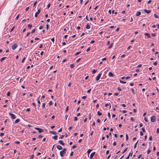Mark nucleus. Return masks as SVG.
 Masks as SVG:
<instances>
[{"mask_svg":"<svg viewBox=\"0 0 159 159\" xmlns=\"http://www.w3.org/2000/svg\"><path fill=\"white\" fill-rule=\"evenodd\" d=\"M73 152H71L70 153V156H73Z\"/></svg>","mask_w":159,"mask_h":159,"instance_id":"nucleus-47","label":"nucleus"},{"mask_svg":"<svg viewBox=\"0 0 159 159\" xmlns=\"http://www.w3.org/2000/svg\"><path fill=\"white\" fill-rule=\"evenodd\" d=\"M128 139H129L128 135L127 134H126V141L128 140Z\"/></svg>","mask_w":159,"mask_h":159,"instance_id":"nucleus-30","label":"nucleus"},{"mask_svg":"<svg viewBox=\"0 0 159 159\" xmlns=\"http://www.w3.org/2000/svg\"><path fill=\"white\" fill-rule=\"evenodd\" d=\"M15 27V26H14L12 28V29H11V31H10V32H12L14 30V29Z\"/></svg>","mask_w":159,"mask_h":159,"instance_id":"nucleus-41","label":"nucleus"},{"mask_svg":"<svg viewBox=\"0 0 159 159\" xmlns=\"http://www.w3.org/2000/svg\"><path fill=\"white\" fill-rule=\"evenodd\" d=\"M80 59H81L80 58L78 59V60H76V62L77 63L78 62H79L80 61Z\"/></svg>","mask_w":159,"mask_h":159,"instance_id":"nucleus-51","label":"nucleus"},{"mask_svg":"<svg viewBox=\"0 0 159 159\" xmlns=\"http://www.w3.org/2000/svg\"><path fill=\"white\" fill-rule=\"evenodd\" d=\"M154 16L155 18H158V17L157 15V14H154Z\"/></svg>","mask_w":159,"mask_h":159,"instance_id":"nucleus-25","label":"nucleus"},{"mask_svg":"<svg viewBox=\"0 0 159 159\" xmlns=\"http://www.w3.org/2000/svg\"><path fill=\"white\" fill-rule=\"evenodd\" d=\"M157 62H155L154 63L153 65L156 66L157 65Z\"/></svg>","mask_w":159,"mask_h":159,"instance_id":"nucleus-62","label":"nucleus"},{"mask_svg":"<svg viewBox=\"0 0 159 159\" xmlns=\"http://www.w3.org/2000/svg\"><path fill=\"white\" fill-rule=\"evenodd\" d=\"M151 152V150L150 149H148L147 151V153L149 154Z\"/></svg>","mask_w":159,"mask_h":159,"instance_id":"nucleus-44","label":"nucleus"},{"mask_svg":"<svg viewBox=\"0 0 159 159\" xmlns=\"http://www.w3.org/2000/svg\"><path fill=\"white\" fill-rule=\"evenodd\" d=\"M113 43H111L110 45L108 47V48H112V46H113Z\"/></svg>","mask_w":159,"mask_h":159,"instance_id":"nucleus-28","label":"nucleus"},{"mask_svg":"<svg viewBox=\"0 0 159 159\" xmlns=\"http://www.w3.org/2000/svg\"><path fill=\"white\" fill-rule=\"evenodd\" d=\"M69 109V107L68 106H67L66 110V112Z\"/></svg>","mask_w":159,"mask_h":159,"instance_id":"nucleus-53","label":"nucleus"},{"mask_svg":"<svg viewBox=\"0 0 159 159\" xmlns=\"http://www.w3.org/2000/svg\"><path fill=\"white\" fill-rule=\"evenodd\" d=\"M97 70H95V69L93 70L92 71V73L94 74V73H95L97 72Z\"/></svg>","mask_w":159,"mask_h":159,"instance_id":"nucleus-26","label":"nucleus"},{"mask_svg":"<svg viewBox=\"0 0 159 159\" xmlns=\"http://www.w3.org/2000/svg\"><path fill=\"white\" fill-rule=\"evenodd\" d=\"M92 151V150L90 149H89L88 151H87V153H88V155H89V153L91 152V151Z\"/></svg>","mask_w":159,"mask_h":159,"instance_id":"nucleus-18","label":"nucleus"},{"mask_svg":"<svg viewBox=\"0 0 159 159\" xmlns=\"http://www.w3.org/2000/svg\"><path fill=\"white\" fill-rule=\"evenodd\" d=\"M155 120H156V119H155V116H152L151 117V121L153 122L155 121Z\"/></svg>","mask_w":159,"mask_h":159,"instance_id":"nucleus-5","label":"nucleus"},{"mask_svg":"<svg viewBox=\"0 0 159 159\" xmlns=\"http://www.w3.org/2000/svg\"><path fill=\"white\" fill-rule=\"evenodd\" d=\"M35 29H33L32 30V31L31 32V33H34L35 32Z\"/></svg>","mask_w":159,"mask_h":159,"instance_id":"nucleus-32","label":"nucleus"},{"mask_svg":"<svg viewBox=\"0 0 159 159\" xmlns=\"http://www.w3.org/2000/svg\"><path fill=\"white\" fill-rule=\"evenodd\" d=\"M144 34L145 35L147 36L148 38H150L151 37L150 35L148 33H146Z\"/></svg>","mask_w":159,"mask_h":159,"instance_id":"nucleus-14","label":"nucleus"},{"mask_svg":"<svg viewBox=\"0 0 159 159\" xmlns=\"http://www.w3.org/2000/svg\"><path fill=\"white\" fill-rule=\"evenodd\" d=\"M62 131V128H61L60 129H59L58 131V132H61Z\"/></svg>","mask_w":159,"mask_h":159,"instance_id":"nucleus-42","label":"nucleus"},{"mask_svg":"<svg viewBox=\"0 0 159 159\" xmlns=\"http://www.w3.org/2000/svg\"><path fill=\"white\" fill-rule=\"evenodd\" d=\"M57 148L59 150H61L62 149V147L59 145H57Z\"/></svg>","mask_w":159,"mask_h":159,"instance_id":"nucleus-10","label":"nucleus"},{"mask_svg":"<svg viewBox=\"0 0 159 159\" xmlns=\"http://www.w3.org/2000/svg\"><path fill=\"white\" fill-rule=\"evenodd\" d=\"M141 12L140 11H138L136 13V16H140L141 15Z\"/></svg>","mask_w":159,"mask_h":159,"instance_id":"nucleus-17","label":"nucleus"},{"mask_svg":"<svg viewBox=\"0 0 159 159\" xmlns=\"http://www.w3.org/2000/svg\"><path fill=\"white\" fill-rule=\"evenodd\" d=\"M90 27L88 23L86 26V28L87 29H89L90 28Z\"/></svg>","mask_w":159,"mask_h":159,"instance_id":"nucleus-16","label":"nucleus"},{"mask_svg":"<svg viewBox=\"0 0 159 159\" xmlns=\"http://www.w3.org/2000/svg\"><path fill=\"white\" fill-rule=\"evenodd\" d=\"M29 7H26V9H25V11H28L29 10Z\"/></svg>","mask_w":159,"mask_h":159,"instance_id":"nucleus-58","label":"nucleus"},{"mask_svg":"<svg viewBox=\"0 0 159 159\" xmlns=\"http://www.w3.org/2000/svg\"><path fill=\"white\" fill-rule=\"evenodd\" d=\"M20 121V119H16L15 121V123H17L19 122Z\"/></svg>","mask_w":159,"mask_h":159,"instance_id":"nucleus-15","label":"nucleus"},{"mask_svg":"<svg viewBox=\"0 0 159 159\" xmlns=\"http://www.w3.org/2000/svg\"><path fill=\"white\" fill-rule=\"evenodd\" d=\"M76 146L75 145H74L72 147V148L74 149L76 148Z\"/></svg>","mask_w":159,"mask_h":159,"instance_id":"nucleus-60","label":"nucleus"},{"mask_svg":"<svg viewBox=\"0 0 159 159\" xmlns=\"http://www.w3.org/2000/svg\"><path fill=\"white\" fill-rule=\"evenodd\" d=\"M120 82L121 83L123 84H125L126 83V81H122L121 80H120Z\"/></svg>","mask_w":159,"mask_h":159,"instance_id":"nucleus-24","label":"nucleus"},{"mask_svg":"<svg viewBox=\"0 0 159 159\" xmlns=\"http://www.w3.org/2000/svg\"><path fill=\"white\" fill-rule=\"evenodd\" d=\"M49 104L50 106H51L52 104V102L51 101H50L49 102Z\"/></svg>","mask_w":159,"mask_h":159,"instance_id":"nucleus-34","label":"nucleus"},{"mask_svg":"<svg viewBox=\"0 0 159 159\" xmlns=\"http://www.w3.org/2000/svg\"><path fill=\"white\" fill-rule=\"evenodd\" d=\"M15 143L16 144H19L20 143V142L18 141H15Z\"/></svg>","mask_w":159,"mask_h":159,"instance_id":"nucleus-57","label":"nucleus"},{"mask_svg":"<svg viewBox=\"0 0 159 159\" xmlns=\"http://www.w3.org/2000/svg\"><path fill=\"white\" fill-rule=\"evenodd\" d=\"M157 133L158 134L159 133V128L157 129Z\"/></svg>","mask_w":159,"mask_h":159,"instance_id":"nucleus-49","label":"nucleus"},{"mask_svg":"<svg viewBox=\"0 0 159 159\" xmlns=\"http://www.w3.org/2000/svg\"><path fill=\"white\" fill-rule=\"evenodd\" d=\"M90 47H89V48L87 49V50H86V51H87V52H88V51H89L90 50Z\"/></svg>","mask_w":159,"mask_h":159,"instance_id":"nucleus-50","label":"nucleus"},{"mask_svg":"<svg viewBox=\"0 0 159 159\" xmlns=\"http://www.w3.org/2000/svg\"><path fill=\"white\" fill-rule=\"evenodd\" d=\"M4 135V133H1L0 134V136H2Z\"/></svg>","mask_w":159,"mask_h":159,"instance_id":"nucleus-59","label":"nucleus"},{"mask_svg":"<svg viewBox=\"0 0 159 159\" xmlns=\"http://www.w3.org/2000/svg\"><path fill=\"white\" fill-rule=\"evenodd\" d=\"M72 126H70L69 127L68 129L69 130H71L72 129Z\"/></svg>","mask_w":159,"mask_h":159,"instance_id":"nucleus-64","label":"nucleus"},{"mask_svg":"<svg viewBox=\"0 0 159 159\" xmlns=\"http://www.w3.org/2000/svg\"><path fill=\"white\" fill-rule=\"evenodd\" d=\"M107 115H108V117L109 118H110V117H111V115H110V113H108Z\"/></svg>","mask_w":159,"mask_h":159,"instance_id":"nucleus-55","label":"nucleus"},{"mask_svg":"<svg viewBox=\"0 0 159 159\" xmlns=\"http://www.w3.org/2000/svg\"><path fill=\"white\" fill-rule=\"evenodd\" d=\"M18 45L16 43L12 45V48L13 50H14L17 47Z\"/></svg>","mask_w":159,"mask_h":159,"instance_id":"nucleus-2","label":"nucleus"},{"mask_svg":"<svg viewBox=\"0 0 159 159\" xmlns=\"http://www.w3.org/2000/svg\"><path fill=\"white\" fill-rule=\"evenodd\" d=\"M57 136H55L52 137V138L55 140H57Z\"/></svg>","mask_w":159,"mask_h":159,"instance_id":"nucleus-21","label":"nucleus"},{"mask_svg":"<svg viewBox=\"0 0 159 159\" xmlns=\"http://www.w3.org/2000/svg\"><path fill=\"white\" fill-rule=\"evenodd\" d=\"M144 120L146 121V122L148 121V119L146 117H144Z\"/></svg>","mask_w":159,"mask_h":159,"instance_id":"nucleus-46","label":"nucleus"},{"mask_svg":"<svg viewBox=\"0 0 159 159\" xmlns=\"http://www.w3.org/2000/svg\"><path fill=\"white\" fill-rule=\"evenodd\" d=\"M43 28V25H41L39 27V29L40 30H41V29H42Z\"/></svg>","mask_w":159,"mask_h":159,"instance_id":"nucleus-37","label":"nucleus"},{"mask_svg":"<svg viewBox=\"0 0 159 159\" xmlns=\"http://www.w3.org/2000/svg\"><path fill=\"white\" fill-rule=\"evenodd\" d=\"M58 142L61 145L63 146L65 145V143L63 142L62 141V140H59L58 141Z\"/></svg>","mask_w":159,"mask_h":159,"instance_id":"nucleus-13","label":"nucleus"},{"mask_svg":"<svg viewBox=\"0 0 159 159\" xmlns=\"http://www.w3.org/2000/svg\"><path fill=\"white\" fill-rule=\"evenodd\" d=\"M70 67L72 68L74 67V65L73 64H71L70 66Z\"/></svg>","mask_w":159,"mask_h":159,"instance_id":"nucleus-27","label":"nucleus"},{"mask_svg":"<svg viewBox=\"0 0 159 159\" xmlns=\"http://www.w3.org/2000/svg\"><path fill=\"white\" fill-rule=\"evenodd\" d=\"M116 145V142H114V143H113V145L114 146H115Z\"/></svg>","mask_w":159,"mask_h":159,"instance_id":"nucleus-61","label":"nucleus"},{"mask_svg":"<svg viewBox=\"0 0 159 159\" xmlns=\"http://www.w3.org/2000/svg\"><path fill=\"white\" fill-rule=\"evenodd\" d=\"M6 58V57H2V58H1V59L0 60V61H2L3 60H4V59H5Z\"/></svg>","mask_w":159,"mask_h":159,"instance_id":"nucleus-22","label":"nucleus"},{"mask_svg":"<svg viewBox=\"0 0 159 159\" xmlns=\"http://www.w3.org/2000/svg\"><path fill=\"white\" fill-rule=\"evenodd\" d=\"M144 11L145 12L148 14L150 13L151 12V11L150 10H148L145 9L144 10Z\"/></svg>","mask_w":159,"mask_h":159,"instance_id":"nucleus-12","label":"nucleus"},{"mask_svg":"<svg viewBox=\"0 0 159 159\" xmlns=\"http://www.w3.org/2000/svg\"><path fill=\"white\" fill-rule=\"evenodd\" d=\"M32 25L30 24H28V28H29V29H30L32 27Z\"/></svg>","mask_w":159,"mask_h":159,"instance_id":"nucleus-20","label":"nucleus"},{"mask_svg":"<svg viewBox=\"0 0 159 159\" xmlns=\"http://www.w3.org/2000/svg\"><path fill=\"white\" fill-rule=\"evenodd\" d=\"M86 98V96H83L82 97V98L83 99H85Z\"/></svg>","mask_w":159,"mask_h":159,"instance_id":"nucleus-63","label":"nucleus"},{"mask_svg":"<svg viewBox=\"0 0 159 159\" xmlns=\"http://www.w3.org/2000/svg\"><path fill=\"white\" fill-rule=\"evenodd\" d=\"M95 152H93L91 153V155H90V159H92V158L93 157V156L95 155Z\"/></svg>","mask_w":159,"mask_h":159,"instance_id":"nucleus-9","label":"nucleus"},{"mask_svg":"<svg viewBox=\"0 0 159 159\" xmlns=\"http://www.w3.org/2000/svg\"><path fill=\"white\" fill-rule=\"evenodd\" d=\"M127 149H128L127 148H125V149L124 151L122 153H124L125 152H126V151H127Z\"/></svg>","mask_w":159,"mask_h":159,"instance_id":"nucleus-38","label":"nucleus"},{"mask_svg":"<svg viewBox=\"0 0 159 159\" xmlns=\"http://www.w3.org/2000/svg\"><path fill=\"white\" fill-rule=\"evenodd\" d=\"M64 136V135H61V136L59 138L60 139H62Z\"/></svg>","mask_w":159,"mask_h":159,"instance_id":"nucleus-56","label":"nucleus"},{"mask_svg":"<svg viewBox=\"0 0 159 159\" xmlns=\"http://www.w3.org/2000/svg\"><path fill=\"white\" fill-rule=\"evenodd\" d=\"M142 66V65L141 64H140L137 66V68H140Z\"/></svg>","mask_w":159,"mask_h":159,"instance_id":"nucleus-33","label":"nucleus"},{"mask_svg":"<svg viewBox=\"0 0 159 159\" xmlns=\"http://www.w3.org/2000/svg\"><path fill=\"white\" fill-rule=\"evenodd\" d=\"M97 114L99 116L101 115L102 114V113L100 112L99 111H98L97 112Z\"/></svg>","mask_w":159,"mask_h":159,"instance_id":"nucleus-23","label":"nucleus"},{"mask_svg":"<svg viewBox=\"0 0 159 159\" xmlns=\"http://www.w3.org/2000/svg\"><path fill=\"white\" fill-rule=\"evenodd\" d=\"M131 90H132V92L133 93V94H135V92H134V89L133 88H132L131 89Z\"/></svg>","mask_w":159,"mask_h":159,"instance_id":"nucleus-29","label":"nucleus"},{"mask_svg":"<svg viewBox=\"0 0 159 159\" xmlns=\"http://www.w3.org/2000/svg\"><path fill=\"white\" fill-rule=\"evenodd\" d=\"M50 132L51 134H53L54 135L56 134H57V133L54 131H50Z\"/></svg>","mask_w":159,"mask_h":159,"instance_id":"nucleus-19","label":"nucleus"},{"mask_svg":"<svg viewBox=\"0 0 159 159\" xmlns=\"http://www.w3.org/2000/svg\"><path fill=\"white\" fill-rule=\"evenodd\" d=\"M10 94H11V93L10 92V91H8L7 93V95L8 96H10Z\"/></svg>","mask_w":159,"mask_h":159,"instance_id":"nucleus-31","label":"nucleus"},{"mask_svg":"<svg viewBox=\"0 0 159 159\" xmlns=\"http://www.w3.org/2000/svg\"><path fill=\"white\" fill-rule=\"evenodd\" d=\"M108 76L110 77H113L114 76V75L113 74V73L111 72H110L108 73Z\"/></svg>","mask_w":159,"mask_h":159,"instance_id":"nucleus-11","label":"nucleus"},{"mask_svg":"<svg viewBox=\"0 0 159 159\" xmlns=\"http://www.w3.org/2000/svg\"><path fill=\"white\" fill-rule=\"evenodd\" d=\"M19 16H20L19 14H18L17 15V16L16 17V20H17L18 19V18L19 17Z\"/></svg>","mask_w":159,"mask_h":159,"instance_id":"nucleus-52","label":"nucleus"},{"mask_svg":"<svg viewBox=\"0 0 159 159\" xmlns=\"http://www.w3.org/2000/svg\"><path fill=\"white\" fill-rule=\"evenodd\" d=\"M50 3H48V6H47V8H49L50 6Z\"/></svg>","mask_w":159,"mask_h":159,"instance_id":"nucleus-48","label":"nucleus"},{"mask_svg":"<svg viewBox=\"0 0 159 159\" xmlns=\"http://www.w3.org/2000/svg\"><path fill=\"white\" fill-rule=\"evenodd\" d=\"M95 42V41H94V40H92L90 42V43H93Z\"/></svg>","mask_w":159,"mask_h":159,"instance_id":"nucleus-54","label":"nucleus"},{"mask_svg":"<svg viewBox=\"0 0 159 159\" xmlns=\"http://www.w3.org/2000/svg\"><path fill=\"white\" fill-rule=\"evenodd\" d=\"M101 75H102V73H100L96 77V81H98V80H99L101 77Z\"/></svg>","mask_w":159,"mask_h":159,"instance_id":"nucleus-6","label":"nucleus"},{"mask_svg":"<svg viewBox=\"0 0 159 159\" xmlns=\"http://www.w3.org/2000/svg\"><path fill=\"white\" fill-rule=\"evenodd\" d=\"M80 53H81L80 52H77V53H76L75 54V55L77 56V55H78V54H80Z\"/></svg>","mask_w":159,"mask_h":159,"instance_id":"nucleus-35","label":"nucleus"},{"mask_svg":"<svg viewBox=\"0 0 159 159\" xmlns=\"http://www.w3.org/2000/svg\"><path fill=\"white\" fill-rule=\"evenodd\" d=\"M41 11L40 9H39L38 11L36 12L35 14V16L36 17H37L38 16V15L40 13Z\"/></svg>","mask_w":159,"mask_h":159,"instance_id":"nucleus-7","label":"nucleus"},{"mask_svg":"<svg viewBox=\"0 0 159 159\" xmlns=\"http://www.w3.org/2000/svg\"><path fill=\"white\" fill-rule=\"evenodd\" d=\"M66 148H64L62 151L60 152V154L61 157H63V155L66 153Z\"/></svg>","mask_w":159,"mask_h":159,"instance_id":"nucleus-1","label":"nucleus"},{"mask_svg":"<svg viewBox=\"0 0 159 159\" xmlns=\"http://www.w3.org/2000/svg\"><path fill=\"white\" fill-rule=\"evenodd\" d=\"M25 57H24V58L23 59H22V61H21V62H22V63L24 62V61H25Z\"/></svg>","mask_w":159,"mask_h":159,"instance_id":"nucleus-40","label":"nucleus"},{"mask_svg":"<svg viewBox=\"0 0 159 159\" xmlns=\"http://www.w3.org/2000/svg\"><path fill=\"white\" fill-rule=\"evenodd\" d=\"M91 118V116L90 113H89V120H90Z\"/></svg>","mask_w":159,"mask_h":159,"instance_id":"nucleus-36","label":"nucleus"},{"mask_svg":"<svg viewBox=\"0 0 159 159\" xmlns=\"http://www.w3.org/2000/svg\"><path fill=\"white\" fill-rule=\"evenodd\" d=\"M151 35L152 37H154L156 36V34L155 33H152Z\"/></svg>","mask_w":159,"mask_h":159,"instance_id":"nucleus-43","label":"nucleus"},{"mask_svg":"<svg viewBox=\"0 0 159 159\" xmlns=\"http://www.w3.org/2000/svg\"><path fill=\"white\" fill-rule=\"evenodd\" d=\"M142 129L143 132H145V129L143 127L142 128Z\"/></svg>","mask_w":159,"mask_h":159,"instance_id":"nucleus-45","label":"nucleus"},{"mask_svg":"<svg viewBox=\"0 0 159 159\" xmlns=\"http://www.w3.org/2000/svg\"><path fill=\"white\" fill-rule=\"evenodd\" d=\"M9 115L10 116L12 119H15L16 118L15 115L13 114L10 113H9Z\"/></svg>","mask_w":159,"mask_h":159,"instance_id":"nucleus-4","label":"nucleus"},{"mask_svg":"<svg viewBox=\"0 0 159 159\" xmlns=\"http://www.w3.org/2000/svg\"><path fill=\"white\" fill-rule=\"evenodd\" d=\"M45 103H43L42 104V107L43 108L45 107Z\"/></svg>","mask_w":159,"mask_h":159,"instance_id":"nucleus-39","label":"nucleus"},{"mask_svg":"<svg viewBox=\"0 0 159 159\" xmlns=\"http://www.w3.org/2000/svg\"><path fill=\"white\" fill-rule=\"evenodd\" d=\"M40 95L39 97L37 99V101L38 102V106L39 107H40V105L41 103L39 101V98L40 97Z\"/></svg>","mask_w":159,"mask_h":159,"instance_id":"nucleus-8","label":"nucleus"},{"mask_svg":"<svg viewBox=\"0 0 159 159\" xmlns=\"http://www.w3.org/2000/svg\"><path fill=\"white\" fill-rule=\"evenodd\" d=\"M34 129L37 130H38L39 133H41L43 131V129H40L39 128L35 127Z\"/></svg>","mask_w":159,"mask_h":159,"instance_id":"nucleus-3","label":"nucleus"}]
</instances>
